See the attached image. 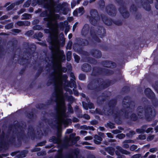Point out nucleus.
Segmentation results:
<instances>
[{"instance_id": "obj_1", "label": "nucleus", "mask_w": 158, "mask_h": 158, "mask_svg": "<svg viewBox=\"0 0 158 158\" xmlns=\"http://www.w3.org/2000/svg\"><path fill=\"white\" fill-rule=\"evenodd\" d=\"M56 65H58V70L56 74L55 97L57 104V110L60 118V123L66 127L71 123L69 119H64L65 108L64 103V97L62 94V86L64 82H65L67 77L64 78L61 75L62 71L65 72L66 69L61 67L60 63L65 59H55Z\"/></svg>"}, {"instance_id": "obj_2", "label": "nucleus", "mask_w": 158, "mask_h": 158, "mask_svg": "<svg viewBox=\"0 0 158 158\" xmlns=\"http://www.w3.org/2000/svg\"><path fill=\"white\" fill-rule=\"evenodd\" d=\"M6 10H10L12 9L14 7V4H11L10 2H7L4 5V7H6Z\"/></svg>"}, {"instance_id": "obj_3", "label": "nucleus", "mask_w": 158, "mask_h": 158, "mask_svg": "<svg viewBox=\"0 0 158 158\" xmlns=\"http://www.w3.org/2000/svg\"><path fill=\"white\" fill-rule=\"evenodd\" d=\"M133 142V140H127L124 142L123 146L124 148H128L129 147V146L128 144H127V143H128Z\"/></svg>"}, {"instance_id": "obj_4", "label": "nucleus", "mask_w": 158, "mask_h": 158, "mask_svg": "<svg viewBox=\"0 0 158 158\" xmlns=\"http://www.w3.org/2000/svg\"><path fill=\"white\" fill-rule=\"evenodd\" d=\"M77 10L78 14L80 15L84 13V9L83 7L79 8Z\"/></svg>"}, {"instance_id": "obj_5", "label": "nucleus", "mask_w": 158, "mask_h": 158, "mask_svg": "<svg viewBox=\"0 0 158 158\" xmlns=\"http://www.w3.org/2000/svg\"><path fill=\"white\" fill-rule=\"evenodd\" d=\"M31 17L30 15L29 14H25L23 15V19H29Z\"/></svg>"}, {"instance_id": "obj_6", "label": "nucleus", "mask_w": 158, "mask_h": 158, "mask_svg": "<svg viewBox=\"0 0 158 158\" xmlns=\"http://www.w3.org/2000/svg\"><path fill=\"white\" fill-rule=\"evenodd\" d=\"M143 111V110L142 108H139L137 110V112H138V115L139 116H141V114H142V113L141 112V111Z\"/></svg>"}, {"instance_id": "obj_7", "label": "nucleus", "mask_w": 158, "mask_h": 158, "mask_svg": "<svg viewBox=\"0 0 158 158\" xmlns=\"http://www.w3.org/2000/svg\"><path fill=\"white\" fill-rule=\"evenodd\" d=\"M118 149L120 150V151L123 154H129V152L125 150H122L121 149V148L120 147H118Z\"/></svg>"}, {"instance_id": "obj_8", "label": "nucleus", "mask_w": 158, "mask_h": 158, "mask_svg": "<svg viewBox=\"0 0 158 158\" xmlns=\"http://www.w3.org/2000/svg\"><path fill=\"white\" fill-rule=\"evenodd\" d=\"M79 78L80 80H82L84 79L85 77L84 75L83 74H80L79 75Z\"/></svg>"}, {"instance_id": "obj_9", "label": "nucleus", "mask_w": 158, "mask_h": 158, "mask_svg": "<svg viewBox=\"0 0 158 158\" xmlns=\"http://www.w3.org/2000/svg\"><path fill=\"white\" fill-rule=\"evenodd\" d=\"M50 1V5L49 6L52 8H54V2L52 0H49Z\"/></svg>"}, {"instance_id": "obj_10", "label": "nucleus", "mask_w": 158, "mask_h": 158, "mask_svg": "<svg viewBox=\"0 0 158 158\" xmlns=\"http://www.w3.org/2000/svg\"><path fill=\"white\" fill-rule=\"evenodd\" d=\"M137 148V147L135 145H133L130 148L131 150L132 151H134L136 150Z\"/></svg>"}, {"instance_id": "obj_11", "label": "nucleus", "mask_w": 158, "mask_h": 158, "mask_svg": "<svg viewBox=\"0 0 158 158\" xmlns=\"http://www.w3.org/2000/svg\"><path fill=\"white\" fill-rule=\"evenodd\" d=\"M139 139H145L146 136L143 135H140L139 137Z\"/></svg>"}, {"instance_id": "obj_12", "label": "nucleus", "mask_w": 158, "mask_h": 158, "mask_svg": "<svg viewBox=\"0 0 158 158\" xmlns=\"http://www.w3.org/2000/svg\"><path fill=\"white\" fill-rule=\"evenodd\" d=\"M157 150V148H151L150 150L149 151L151 152H154L156 151Z\"/></svg>"}, {"instance_id": "obj_13", "label": "nucleus", "mask_w": 158, "mask_h": 158, "mask_svg": "<svg viewBox=\"0 0 158 158\" xmlns=\"http://www.w3.org/2000/svg\"><path fill=\"white\" fill-rule=\"evenodd\" d=\"M141 156V155L139 154H137L134 155L131 157V158H139Z\"/></svg>"}, {"instance_id": "obj_14", "label": "nucleus", "mask_w": 158, "mask_h": 158, "mask_svg": "<svg viewBox=\"0 0 158 158\" xmlns=\"http://www.w3.org/2000/svg\"><path fill=\"white\" fill-rule=\"evenodd\" d=\"M144 131V130L142 129H138L136 130V131L139 133H143Z\"/></svg>"}, {"instance_id": "obj_15", "label": "nucleus", "mask_w": 158, "mask_h": 158, "mask_svg": "<svg viewBox=\"0 0 158 158\" xmlns=\"http://www.w3.org/2000/svg\"><path fill=\"white\" fill-rule=\"evenodd\" d=\"M118 137L119 139H122L123 138L125 137V135L124 134H121L118 135Z\"/></svg>"}, {"instance_id": "obj_16", "label": "nucleus", "mask_w": 158, "mask_h": 158, "mask_svg": "<svg viewBox=\"0 0 158 158\" xmlns=\"http://www.w3.org/2000/svg\"><path fill=\"white\" fill-rule=\"evenodd\" d=\"M154 137V136L153 135L149 136L148 137L147 140L148 141H150L152 139H153Z\"/></svg>"}, {"instance_id": "obj_17", "label": "nucleus", "mask_w": 158, "mask_h": 158, "mask_svg": "<svg viewBox=\"0 0 158 158\" xmlns=\"http://www.w3.org/2000/svg\"><path fill=\"white\" fill-rule=\"evenodd\" d=\"M74 57L76 61L77 62H78V61L79 60V57L77 55H74Z\"/></svg>"}, {"instance_id": "obj_18", "label": "nucleus", "mask_w": 158, "mask_h": 158, "mask_svg": "<svg viewBox=\"0 0 158 158\" xmlns=\"http://www.w3.org/2000/svg\"><path fill=\"white\" fill-rule=\"evenodd\" d=\"M147 92H149V93H151V89L149 88H147L145 90V92L147 94H148Z\"/></svg>"}, {"instance_id": "obj_19", "label": "nucleus", "mask_w": 158, "mask_h": 158, "mask_svg": "<svg viewBox=\"0 0 158 158\" xmlns=\"http://www.w3.org/2000/svg\"><path fill=\"white\" fill-rule=\"evenodd\" d=\"M84 116L85 118L87 119H89L90 118L89 116L87 114H85Z\"/></svg>"}, {"instance_id": "obj_20", "label": "nucleus", "mask_w": 158, "mask_h": 158, "mask_svg": "<svg viewBox=\"0 0 158 158\" xmlns=\"http://www.w3.org/2000/svg\"><path fill=\"white\" fill-rule=\"evenodd\" d=\"M72 132V130L71 129H68L67 130L66 133H69Z\"/></svg>"}, {"instance_id": "obj_21", "label": "nucleus", "mask_w": 158, "mask_h": 158, "mask_svg": "<svg viewBox=\"0 0 158 158\" xmlns=\"http://www.w3.org/2000/svg\"><path fill=\"white\" fill-rule=\"evenodd\" d=\"M94 13V14H97V12L95 10H94L91 12V15H93V14Z\"/></svg>"}, {"instance_id": "obj_22", "label": "nucleus", "mask_w": 158, "mask_h": 158, "mask_svg": "<svg viewBox=\"0 0 158 158\" xmlns=\"http://www.w3.org/2000/svg\"><path fill=\"white\" fill-rule=\"evenodd\" d=\"M107 136L110 138H112V134L110 133H107Z\"/></svg>"}, {"instance_id": "obj_23", "label": "nucleus", "mask_w": 158, "mask_h": 158, "mask_svg": "<svg viewBox=\"0 0 158 158\" xmlns=\"http://www.w3.org/2000/svg\"><path fill=\"white\" fill-rule=\"evenodd\" d=\"M152 128H148V130L146 131V132L147 133H149V132H151L152 131Z\"/></svg>"}, {"instance_id": "obj_24", "label": "nucleus", "mask_w": 158, "mask_h": 158, "mask_svg": "<svg viewBox=\"0 0 158 158\" xmlns=\"http://www.w3.org/2000/svg\"><path fill=\"white\" fill-rule=\"evenodd\" d=\"M73 14L74 15H79L78 14V12H77V10H75L74 12H73Z\"/></svg>"}, {"instance_id": "obj_25", "label": "nucleus", "mask_w": 158, "mask_h": 158, "mask_svg": "<svg viewBox=\"0 0 158 158\" xmlns=\"http://www.w3.org/2000/svg\"><path fill=\"white\" fill-rule=\"evenodd\" d=\"M86 140H90L92 139V137L90 136L86 137L85 138Z\"/></svg>"}, {"instance_id": "obj_26", "label": "nucleus", "mask_w": 158, "mask_h": 158, "mask_svg": "<svg viewBox=\"0 0 158 158\" xmlns=\"http://www.w3.org/2000/svg\"><path fill=\"white\" fill-rule=\"evenodd\" d=\"M156 156L155 155H152L150 156L148 158H155Z\"/></svg>"}, {"instance_id": "obj_27", "label": "nucleus", "mask_w": 158, "mask_h": 158, "mask_svg": "<svg viewBox=\"0 0 158 158\" xmlns=\"http://www.w3.org/2000/svg\"><path fill=\"white\" fill-rule=\"evenodd\" d=\"M25 9H22L21 10L19 11V14H20L21 13H22L24 12V11H25Z\"/></svg>"}, {"instance_id": "obj_28", "label": "nucleus", "mask_w": 158, "mask_h": 158, "mask_svg": "<svg viewBox=\"0 0 158 158\" xmlns=\"http://www.w3.org/2000/svg\"><path fill=\"white\" fill-rule=\"evenodd\" d=\"M71 53L70 52H67V57H68V56H71Z\"/></svg>"}, {"instance_id": "obj_29", "label": "nucleus", "mask_w": 158, "mask_h": 158, "mask_svg": "<svg viewBox=\"0 0 158 158\" xmlns=\"http://www.w3.org/2000/svg\"><path fill=\"white\" fill-rule=\"evenodd\" d=\"M93 105L92 103L90 104L89 105V108H93Z\"/></svg>"}, {"instance_id": "obj_30", "label": "nucleus", "mask_w": 158, "mask_h": 158, "mask_svg": "<svg viewBox=\"0 0 158 158\" xmlns=\"http://www.w3.org/2000/svg\"><path fill=\"white\" fill-rule=\"evenodd\" d=\"M68 45H69V47H68V48H69V49H70V48H71V46L72 45V43L71 42H69L68 43Z\"/></svg>"}, {"instance_id": "obj_31", "label": "nucleus", "mask_w": 158, "mask_h": 158, "mask_svg": "<svg viewBox=\"0 0 158 158\" xmlns=\"http://www.w3.org/2000/svg\"><path fill=\"white\" fill-rule=\"evenodd\" d=\"M17 24L19 25H22L23 24V23L21 22H17Z\"/></svg>"}, {"instance_id": "obj_32", "label": "nucleus", "mask_w": 158, "mask_h": 158, "mask_svg": "<svg viewBox=\"0 0 158 158\" xmlns=\"http://www.w3.org/2000/svg\"><path fill=\"white\" fill-rule=\"evenodd\" d=\"M86 132L84 131H81V133L82 134H84L85 133H86Z\"/></svg>"}, {"instance_id": "obj_33", "label": "nucleus", "mask_w": 158, "mask_h": 158, "mask_svg": "<svg viewBox=\"0 0 158 158\" xmlns=\"http://www.w3.org/2000/svg\"><path fill=\"white\" fill-rule=\"evenodd\" d=\"M149 152H147V153L145 154V155H144V157H147L148 156V154H149Z\"/></svg>"}, {"instance_id": "obj_34", "label": "nucleus", "mask_w": 158, "mask_h": 158, "mask_svg": "<svg viewBox=\"0 0 158 158\" xmlns=\"http://www.w3.org/2000/svg\"><path fill=\"white\" fill-rule=\"evenodd\" d=\"M72 36V35L71 34H70L68 35V37L69 39H70L71 38Z\"/></svg>"}, {"instance_id": "obj_35", "label": "nucleus", "mask_w": 158, "mask_h": 158, "mask_svg": "<svg viewBox=\"0 0 158 158\" xmlns=\"http://www.w3.org/2000/svg\"><path fill=\"white\" fill-rule=\"evenodd\" d=\"M29 3H28L27 4H24V6L25 7H28L29 6Z\"/></svg>"}, {"instance_id": "obj_36", "label": "nucleus", "mask_w": 158, "mask_h": 158, "mask_svg": "<svg viewBox=\"0 0 158 158\" xmlns=\"http://www.w3.org/2000/svg\"><path fill=\"white\" fill-rule=\"evenodd\" d=\"M155 130L156 132H158V126H157L155 128Z\"/></svg>"}, {"instance_id": "obj_37", "label": "nucleus", "mask_w": 158, "mask_h": 158, "mask_svg": "<svg viewBox=\"0 0 158 158\" xmlns=\"http://www.w3.org/2000/svg\"><path fill=\"white\" fill-rule=\"evenodd\" d=\"M83 107H84V108L85 109H87L88 108L87 107V106H85V105L84 104V103H83Z\"/></svg>"}, {"instance_id": "obj_38", "label": "nucleus", "mask_w": 158, "mask_h": 158, "mask_svg": "<svg viewBox=\"0 0 158 158\" xmlns=\"http://www.w3.org/2000/svg\"><path fill=\"white\" fill-rule=\"evenodd\" d=\"M100 130L102 131L104 130V128L103 127H100Z\"/></svg>"}, {"instance_id": "obj_39", "label": "nucleus", "mask_w": 158, "mask_h": 158, "mask_svg": "<svg viewBox=\"0 0 158 158\" xmlns=\"http://www.w3.org/2000/svg\"><path fill=\"white\" fill-rule=\"evenodd\" d=\"M69 31V29H66L65 31V34L66 35L67 33V32Z\"/></svg>"}, {"instance_id": "obj_40", "label": "nucleus", "mask_w": 158, "mask_h": 158, "mask_svg": "<svg viewBox=\"0 0 158 158\" xmlns=\"http://www.w3.org/2000/svg\"><path fill=\"white\" fill-rule=\"evenodd\" d=\"M71 56H68V57H67V60L68 61H69L70 60Z\"/></svg>"}, {"instance_id": "obj_41", "label": "nucleus", "mask_w": 158, "mask_h": 158, "mask_svg": "<svg viewBox=\"0 0 158 158\" xmlns=\"http://www.w3.org/2000/svg\"><path fill=\"white\" fill-rule=\"evenodd\" d=\"M130 132L131 134L132 135H133V134H135V132L134 131H131Z\"/></svg>"}, {"instance_id": "obj_42", "label": "nucleus", "mask_w": 158, "mask_h": 158, "mask_svg": "<svg viewBox=\"0 0 158 158\" xmlns=\"http://www.w3.org/2000/svg\"><path fill=\"white\" fill-rule=\"evenodd\" d=\"M96 52L98 53V54L99 55V56H101V54L100 52Z\"/></svg>"}, {"instance_id": "obj_43", "label": "nucleus", "mask_w": 158, "mask_h": 158, "mask_svg": "<svg viewBox=\"0 0 158 158\" xmlns=\"http://www.w3.org/2000/svg\"><path fill=\"white\" fill-rule=\"evenodd\" d=\"M19 3H18V4H20V3H22V2H23V1H22V0H21V1H19Z\"/></svg>"}, {"instance_id": "obj_44", "label": "nucleus", "mask_w": 158, "mask_h": 158, "mask_svg": "<svg viewBox=\"0 0 158 158\" xmlns=\"http://www.w3.org/2000/svg\"><path fill=\"white\" fill-rule=\"evenodd\" d=\"M144 8H145V9L146 10H148L150 9V7L149 6H148V9L146 8H145V7H144Z\"/></svg>"}, {"instance_id": "obj_45", "label": "nucleus", "mask_w": 158, "mask_h": 158, "mask_svg": "<svg viewBox=\"0 0 158 158\" xmlns=\"http://www.w3.org/2000/svg\"><path fill=\"white\" fill-rule=\"evenodd\" d=\"M156 7L157 9H158V4L156 5Z\"/></svg>"}, {"instance_id": "obj_46", "label": "nucleus", "mask_w": 158, "mask_h": 158, "mask_svg": "<svg viewBox=\"0 0 158 158\" xmlns=\"http://www.w3.org/2000/svg\"><path fill=\"white\" fill-rule=\"evenodd\" d=\"M63 14H67V12H64Z\"/></svg>"}, {"instance_id": "obj_47", "label": "nucleus", "mask_w": 158, "mask_h": 158, "mask_svg": "<svg viewBox=\"0 0 158 158\" xmlns=\"http://www.w3.org/2000/svg\"><path fill=\"white\" fill-rule=\"evenodd\" d=\"M77 140H78L79 139V137H77Z\"/></svg>"}, {"instance_id": "obj_48", "label": "nucleus", "mask_w": 158, "mask_h": 158, "mask_svg": "<svg viewBox=\"0 0 158 158\" xmlns=\"http://www.w3.org/2000/svg\"><path fill=\"white\" fill-rule=\"evenodd\" d=\"M82 96L83 97H85V95L84 94H83Z\"/></svg>"}, {"instance_id": "obj_49", "label": "nucleus", "mask_w": 158, "mask_h": 158, "mask_svg": "<svg viewBox=\"0 0 158 158\" xmlns=\"http://www.w3.org/2000/svg\"><path fill=\"white\" fill-rule=\"evenodd\" d=\"M2 15V13L0 12V16Z\"/></svg>"}, {"instance_id": "obj_50", "label": "nucleus", "mask_w": 158, "mask_h": 158, "mask_svg": "<svg viewBox=\"0 0 158 158\" xmlns=\"http://www.w3.org/2000/svg\"><path fill=\"white\" fill-rule=\"evenodd\" d=\"M72 77L73 78V77H74V75H72Z\"/></svg>"}, {"instance_id": "obj_51", "label": "nucleus", "mask_w": 158, "mask_h": 158, "mask_svg": "<svg viewBox=\"0 0 158 158\" xmlns=\"http://www.w3.org/2000/svg\"><path fill=\"white\" fill-rule=\"evenodd\" d=\"M78 121V119H76V120H75V121H76V122H77Z\"/></svg>"}, {"instance_id": "obj_52", "label": "nucleus", "mask_w": 158, "mask_h": 158, "mask_svg": "<svg viewBox=\"0 0 158 158\" xmlns=\"http://www.w3.org/2000/svg\"><path fill=\"white\" fill-rule=\"evenodd\" d=\"M123 16H124V17H125V15H124V13H123Z\"/></svg>"}, {"instance_id": "obj_53", "label": "nucleus", "mask_w": 158, "mask_h": 158, "mask_svg": "<svg viewBox=\"0 0 158 158\" xmlns=\"http://www.w3.org/2000/svg\"><path fill=\"white\" fill-rule=\"evenodd\" d=\"M70 112H72V109L71 110H71H70Z\"/></svg>"}, {"instance_id": "obj_54", "label": "nucleus", "mask_w": 158, "mask_h": 158, "mask_svg": "<svg viewBox=\"0 0 158 158\" xmlns=\"http://www.w3.org/2000/svg\"><path fill=\"white\" fill-rule=\"evenodd\" d=\"M95 143H98V142L97 141V143H96V141H95Z\"/></svg>"}, {"instance_id": "obj_55", "label": "nucleus", "mask_w": 158, "mask_h": 158, "mask_svg": "<svg viewBox=\"0 0 158 158\" xmlns=\"http://www.w3.org/2000/svg\"><path fill=\"white\" fill-rule=\"evenodd\" d=\"M125 14H126L127 15V16H128V13H126Z\"/></svg>"}, {"instance_id": "obj_56", "label": "nucleus", "mask_w": 158, "mask_h": 158, "mask_svg": "<svg viewBox=\"0 0 158 158\" xmlns=\"http://www.w3.org/2000/svg\"><path fill=\"white\" fill-rule=\"evenodd\" d=\"M113 126H112V127H110V128H113Z\"/></svg>"}, {"instance_id": "obj_57", "label": "nucleus", "mask_w": 158, "mask_h": 158, "mask_svg": "<svg viewBox=\"0 0 158 158\" xmlns=\"http://www.w3.org/2000/svg\"><path fill=\"white\" fill-rule=\"evenodd\" d=\"M91 23L92 24H93V22H92V21H91Z\"/></svg>"}, {"instance_id": "obj_58", "label": "nucleus", "mask_w": 158, "mask_h": 158, "mask_svg": "<svg viewBox=\"0 0 158 158\" xmlns=\"http://www.w3.org/2000/svg\"><path fill=\"white\" fill-rule=\"evenodd\" d=\"M150 114V115H152V114Z\"/></svg>"}, {"instance_id": "obj_59", "label": "nucleus", "mask_w": 158, "mask_h": 158, "mask_svg": "<svg viewBox=\"0 0 158 158\" xmlns=\"http://www.w3.org/2000/svg\"><path fill=\"white\" fill-rule=\"evenodd\" d=\"M73 30L74 29V27H73Z\"/></svg>"}, {"instance_id": "obj_60", "label": "nucleus", "mask_w": 158, "mask_h": 158, "mask_svg": "<svg viewBox=\"0 0 158 158\" xmlns=\"http://www.w3.org/2000/svg\"><path fill=\"white\" fill-rule=\"evenodd\" d=\"M17 17L16 16V19H17Z\"/></svg>"}, {"instance_id": "obj_61", "label": "nucleus", "mask_w": 158, "mask_h": 158, "mask_svg": "<svg viewBox=\"0 0 158 158\" xmlns=\"http://www.w3.org/2000/svg\"><path fill=\"white\" fill-rule=\"evenodd\" d=\"M152 111H151V113H152Z\"/></svg>"}]
</instances>
